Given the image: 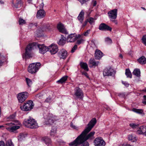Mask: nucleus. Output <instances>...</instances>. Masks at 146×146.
I'll return each mask as SVG.
<instances>
[{
    "mask_svg": "<svg viewBox=\"0 0 146 146\" xmlns=\"http://www.w3.org/2000/svg\"><path fill=\"white\" fill-rule=\"evenodd\" d=\"M96 122V119L93 118L88 125V127L74 141L70 143L69 145L70 146H78L84 141H86L88 139L91 140L94 139L95 131L91 132L87 135H86L91 130Z\"/></svg>",
    "mask_w": 146,
    "mask_h": 146,
    "instance_id": "1",
    "label": "nucleus"
},
{
    "mask_svg": "<svg viewBox=\"0 0 146 146\" xmlns=\"http://www.w3.org/2000/svg\"><path fill=\"white\" fill-rule=\"evenodd\" d=\"M38 48L39 49V52L42 54H44L48 51V47L43 44H38L36 42L29 43L25 48V58H29L32 57L33 55L32 50Z\"/></svg>",
    "mask_w": 146,
    "mask_h": 146,
    "instance_id": "2",
    "label": "nucleus"
},
{
    "mask_svg": "<svg viewBox=\"0 0 146 146\" xmlns=\"http://www.w3.org/2000/svg\"><path fill=\"white\" fill-rule=\"evenodd\" d=\"M8 127H6V129L9 131L11 132H14L15 131L19 129L21 126V123L17 120L13 121L11 122L6 124Z\"/></svg>",
    "mask_w": 146,
    "mask_h": 146,
    "instance_id": "3",
    "label": "nucleus"
},
{
    "mask_svg": "<svg viewBox=\"0 0 146 146\" xmlns=\"http://www.w3.org/2000/svg\"><path fill=\"white\" fill-rule=\"evenodd\" d=\"M23 124L26 127L31 129H35L38 127L36 121L31 117L25 120Z\"/></svg>",
    "mask_w": 146,
    "mask_h": 146,
    "instance_id": "4",
    "label": "nucleus"
},
{
    "mask_svg": "<svg viewBox=\"0 0 146 146\" xmlns=\"http://www.w3.org/2000/svg\"><path fill=\"white\" fill-rule=\"evenodd\" d=\"M41 64L40 63H33L29 65L28 71L30 73L33 74L36 72L40 68Z\"/></svg>",
    "mask_w": 146,
    "mask_h": 146,
    "instance_id": "5",
    "label": "nucleus"
},
{
    "mask_svg": "<svg viewBox=\"0 0 146 146\" xmlns=\"http://www.w3.org/2000/svg\"><path fill=\"white\" fill-rule=\"evenodd\" d=\"M34 106L33 102L31 100L28 101L23 106H20L21 109L23 111H27L33 109Z\"/></svg>",
    "mask_w": 146,
    "mask_h": 146,
    "instance_id": "6",
    "label": "nucleus"
},
{
    "mask_svg": "<svg viewBox=\"0 0 146 146\" xmlns=\"http://www.w3.org/2000/svg\"><path fill=\"white\" fill-rule=\"evenodd\" d=\"M28 96V93L27 92H24L18 94L17 98L19 102L22 103L26 100Z\"/></svg>",
    "mask_w": 146,
    "mask_h": 146,
    "instance_id": "7",
    "label": "nucleus"
},
{
    "mask_svg": "<svg viewBox=\"0 0 146 146\" xmlns=\"http://www.w3.org/2000/svg\"><path fill=\"white\" fill-rule=\"evenodd\" d=\"M74 90V94L76 98L82 100L84 97V93L82 90L79 88L76 87Z\"/></svg>",
    "mask_w": 146,
    "mask_h": 146,
    "instance_id": "8",
    "label": "nucleus"
},
{
    "mask_svg": "<svg viewBox=\"0 0 146 146\" xmlns=\"http://www.w3.org/2000/svg\"><path fill=\"white\" fill-rule=\"evenodd\" d=\"M94 143L95 146H105L106 143L101 137H98L94 140Z\"/></svg>",
    "mask_w": 146,
    "mask_h": 146,
    "instance_id": "9",
    "label": "nucleus"
},
{
    "mask_svg": "<svg viewBox=\"0 0 146 146\" xmlns=\"http://www.w3.org/2000/svg\"><path fill=\"white\" fill-rule=\"evenodd\" d=\"M80 35H79L78 36L75 34H72L68 35L67 38V42H74L75 40H76L78 38L80 37Z\"/></svg>",
    "mask_w": 146,
    "mask_h": 146,
    "instance_id": "10",
    "label": "nucleus"
},
{
    "mask_svg": "<svg viewBox=\"0 0 146 146\" xmlns=\"http://www.w3.org/2000/svg\"><path fill=\"white\" fill-rule=\"evenodd\" d=\"M115 74L114 70L111 68H106L103 71L104 76H111Z\"/></svg>",
    "mask_w": 146,
    "mask_h": 146,
    "instance_id": "11",
    "label": "nucleus"
},
{
    "mask_svg": "<svg viewBox=\"0 0 146 146\" xmlns=\"http://www.w3.org/2000/svg\"><path fill=\"white\" fill-rule=\"evenodd\" d=\"M117 10L115 9L110 11L108 13L109 17L111 19H115L117 17Z\"/></svg>",
    "mask_w": 146,
    "mask_h": 146,
    "instance_id": "12",
    "label": "nucleus"
},
{
    "mask_svg": "<svg viewBox=\"0 0 146 146\" xmlns=\"http://www.w3.org/2000/svg\"><path fill=\"white\" fill-rule=\"evenodd\" d=\"M58 47L56 44H52L48 47V51H50L52 54H56L58 51Z\"/></svg>",
    "mask_w": 146,
    "mask_h": 146,
    "instance_id": "13",
    "label": "nucleus"
},
{
    "mask_svg": "<svg viewBox=\"0 0 146 146\" xmlns=\"http://www.w3.org/2000/svg\"><path fill=\"white\" fill-rule=\"evenodd\" d=\"M55 117L52 114H49L48 116L47 121L46 122L47 124L52 125L56 120Z\"/></svg>",
    "mask_w": 146,
    "mask_h": 146,
    "instance_id": "14",
    "label": "nucleus"
},
{
    "mask_svg": "<svg viewBox=\"0 0 146 146\" xmlns=\"http://www.w3.org/2000/svg\"><path fill=\"white\" fill-rule=\"evenodd\" d=\"M99 29L102 31H111L112 28L111 27L104 23H102L99 25Z\"/></svg>",
    "mask_w": 146,
    "mask_h": 146,
    "instance_id": "15",
    "label": "nucleus"
},
{
    "mask_svg": "<svg viewBox=\"0 0 146 146\" xmlns=\"http://www.w3.org/2000/svg\"><path fill=\"white\" fill-rule=\"evenodd\" d=\"M58 54L60 58L65 59L67 56V52L65 49H62L58 52Z\"/></svg>",
    "mask_w": 146,
    "mask_h": 146,
    "instance_id": "16",
    "label": "nucleus"
},
{
    "mask_svg": "<svg viewBox=\"0 0 146 146\" xmlns=\"http://www.w3.org/2000/svg\"><path fill=\"white\" fill-rule=\"evenodd\" d=\"M137 133L139 134H143L146 136V126H141L138 129Z\"/></svg>",
    "mask_w": 146,
    "mask_h": 146,
    "instance_id": "17",
    "label": "nucleus"
},
{
    "mask_svg": "<svg viewBox=\"0 0 146 146\" xmlns=\"http://www.w3.org/2000/svg\"><path fill=\"white\" fill-rule=\"evenodd\" d=\"M46 15L45 11L42 9H40L38 11L36 15V17L38 19H40L44 18Z\"/></svg>",
    "mask_w": 146,
    "mask_h": 146,
    "instance_id": "18",
    "label": "nucleus"
},
{
    "mask_svg": "<svg viewBox=\"0 0 146 146\" xmlns=\"http://www.w3.org/2000/svg\"><path fill=\"white\" fill-rule=\"evenodd\" d=\"M99 62L96 61L95 59L93 58H91L89 60V66L92 68L93 67H95L98 65Z\"/></svg>",
    "mask_w": 146,
    "mask_h": 146,
    "instance_id": "19",
    "label": "nucleus"
},
{
    "mask_svg": "<svg viewBox=\"0 0 146 146\" xmlns=\"http://www.w3.org/2000/svg\"><path fill=\"white\" fill-rule=\"evenodd\" d=\"M57 28L59 31L61 33L65 34H67L68 33V32L64 27L63 25L61 23L58 24Z\"/></svg>",
    "mask_w": 146,
    "mask_h": 146,
    "instance_id": "20",
    "label": "nucleus"
},
{
    "mask_svg": "<svg viewBox=\"0 0 146 146\" xmlns=\"http://www.w3.org/2000/svg\"><path fill=\"white\" fill-rule=\"evenodd\" d=\"M42 140L47 146H51L52 142L51 139L49 138L45 137L42 138Z\"/></svg>",
    "mask_w": 146,
    "mask_h": 146,
    "instance_id": "21",
    "label": "nucleus"
},
{
    "mask_svg": "<svg viewBox=\"0 0 146 146\" xmlns=\"http://www.w3.org/2000/svg\"><path fill=\"white\" fill-rule=\"evenodd\" d=\"M103 53L99 50H97L95 51V57L96 59H100L103 56Z\"/></svg>",
    "mask_w": 146,
    "mask_h": 146,
    "instance_id": "22",
    "label": "nucleus"
},
{
    "mask_svg": "<svg viewBox=\"0 0 146 146\" xmlns=\"http://www.w3.org/2000/svg\"><path fill=\"white\" fill-rule=\"evenodd\" d=\"M139 63L141 64H146V58L144 56H142L137 59Z\"/></svg>",
    "mask_w": 146,
    "mask_h": 146,
    "instance_id": "23",
    "label": "nucleus"
},
{
    "mask_svg": "<svg viewBox=\"0 0 146 146\" xmlns=\"http://www.w3.org/2000/svg\"><path fill=\"white\" fill-rule=\"evenodd\" d=\"M128 139L132 142H135L137 141V138L135 135L131 134L128 135Z\"/></svg>",
    "mask_w": 146,
    "mask_h": 146,
    "instance_id": "24",
    "label": "nucleus"
},
{
    "mask_svg": "<svg viewBox=\"0 0 146 146\" xmlns=\"http://www.w3.org/2000/svg\"><path fill=\"white\" fill-rule=\"evenodd\" d=\"M84 13L81 11L78 17V19L81 23H82L84 19Z\"/></svg>",
    "mask_w": 146,
    "mask_h": 146,
    "instance_id": "25",
    "label": "nucleus"
},
{
    "mask_svg": "<svg viewBox=\"0 0 146 146\" xmlns=\"http://www.w3.org/2000/svg\"><path fill=\"white\" fill-rule=\"evenodd\" d=\"M132 73L133 75L137 77H140V71L139 69H135Z\"/></svg>",
    "mask_w": 146,
    "mask_h": 146,
    "instance_id": "26",
    "label": "nucleus"
},
{
    "mask_svg": "<svg viewBox=\"0 0 146 146\" xmlns=\"http://www.w3.org/2000/svg\"><path fill=\"white\" fill-rule=\"evenodd\" d=\"M80 65L82 68L84 69L85 70L88 71L89 70L88 66L86 63L81 62L80 63Z\"/></svg>",
    "mask_w": 146,
    "mask_h": 146,
    "instance_id": "27",
    "label": "nucleus"
},
{
    "mask_svg": "<svg viewBox=\"0 0 146 146\" xmlns=\"http://www.w3.org/2000/svg\"><path fill=\"white\" fill-rule=\"evenodd\" d=\"M66 38L64 37H62L60 40L58 44L60 45H64L66 42Z\"/></svg>",
    "mask_w": 146,
    "mask_h": 146,
    "instance_id": "28",
    "label": "nucleus"
},
{
    "mask_svg": "<svg viewBox=\"0 0 146 146\" xmlns=\"http://www.w3.org/2000/svg\"><path fill=\"white\" fill-rule=\"evenodd\" d=\"M68 76H64L61 78L60 80L57 81V82L58 83L62 84L67 79Z\"/></svg>",
    "mask_w": 146,
    "mask_h": 146,
    "instance_id": "29",
    "label": "nucleus"
},
{
    "mask_svg": "<svg viewBox=\"0 0 146 146\" xmlns=\"http://www.w3.org/2000/svg\"><path fill=\"white\" fill-rule=\"evenodd\" d=\"M56 133V128L55 126H53L52 127L51 130L50 135L51 136H54Z\"/></svg>",
    "mask_w": 146,
    "mask_h": 146,
    "instance_id": "30",
    "label": "nucleus"
},
{
    "mask_svg": "<svg viewBox=\"0 0 146 146\" xmlns=\"http://www.w3.org/2000/svg\"><path fill=\"white\" fill-rule=\"evenodd\" d=\"M125 74L127 78H132V74L129 69H126Z\"/></svg>",
    "mask_w": 146,
    "mask_h": 146,
    "instance_id": "31",
    "label": "nucleus"
},
{
    "mask_svg": "<svg viewBox=\"0 0 146 146\" xmlns=\"http://www.w3.org/2000/svg\"><path fill=\"white\" fill-rule=\"evenodd\" d=\"M5 146H14V145L11 140H8L6 142Z\"/></svg>",
    "mask_w": 146,
    "mask_h": 146,
    "instance_id": "32",
    "label": "nucleus"
},
{
    "mask_svg": "<svg viewBox=\"0 0 146 146\" xmlns=\"http://www.w3.org/2000/svg\"><path fill=\"white\" fill-rule=\"evenodd\" d=\"M132 111L136 113L139 114H142L143 112V110L142 109H137L136 108H133Z\"/></svg>",
    "mask_w": 146,
    "mask_h": 146,
    "instance_id": "33",
    "label": "nucleus"
},
{
    "mask_svg": "<svg viewBox=\"0 0 146 146\" xmlns=\"http://www.w3.org/2000/svg\"><path fill=\"white\" fill-rule=\"evenodd\" d=\"M87 19V21H88L90 25H92L94 24L95 19L93 18L90 17Z\"/></svg>",
    "mask_w": 146,
    "mask_h": 146,
    "instance_id": "34",
    "label": "nucleus"
},
{
    "mask_svg": "<svg viewBox=\"0 0 146 146\" xmlns=\"http://www.w3.org/2000/svg\"><path fill=\"white\" fill-rule=\"evenodd\" d=\"M26 81L28 86L29 87H30L32 84V81L31 79L27 78H26Z\"/></svg>",
    "mask_w": 146,
    "mask_h": 146,
    "instance_id": "35",
    "label": "nucleus"
},
{
    "mask_svg": "<svg viewBox=\"0 0 146 146\" xmlns=\"http://www.w3.org/2000/svg\"><path fill=\"white\" fill-rule=\"evenodd\" d=\"M129 125L133 129L136 128L139 126L138 124L133 123H130Z\"/></svg>",
    "mask_w": 146,
    "mask_h": 146,
    "instance_id": "36",
    "label": "nucleus"
},
{
    "mask_svg": "<svg viewBox=\"0 0 146 146\" xmlns=\"http://www.w3.org/2000/svg\"><path fill=\"white\" fill-rule=\"evenodd\" d=\"M25 137V135L23 133H21L18 136V139L19 141H22Z\"/></svg>",
    "mask_w": 146,
    "mask_h": 146,
    "instance_id": "37",
    "label": "nucleus"
},
{
    "mask_svg": "<svg viewBox=\"0 0 146 146\" xmlns=\"http://www.w3.org/2000/svg\"><path fill=\"white\" fill-rule=\"evenodd\" d=\"M141 40L143 43L146 46V35L143 36Z\"/></svg>",
    "mask_w": 146,
    "mask_h": 146,
    "instance_id": "38",
    "label": "nucleus"
},
{
    "mask_svg": "<svg viewBox=\"0 0 146 146\" xmlns=\"http://www.w3.org/2000/svg\"><path fill=\"white\" fill-rule=\"evenodd\" d=\"M105 41L108 44H110L112 42L111 40L109 37L106 38H105Z\"/></svg>",
    "mask_w": 146,
    "mask_h": 146,
    "instance_id": "39",
    "label": "nucleus"
},
{
    "mask_svg": "<svg viewBox=\"0 0 146 146\" xmlns=\"http://www.w3.org/2000/svg\"><path fill=\"white\" fill-rule=\"evenodd\" d=\"M15 115L14 114H13L11 115L9 117V119L12 122L13 121H15V120H14V119L15 118Z\"/></svg>",
    "mask_w": 146,
    "mask_h": 146,
    "instance_id": "40",
    "label": "nucleus"
},
{
    "mask_svg": "<svg viewBox=\"0 0 146 146\" xmlns=\"http://www.w3.org/2000/svg\"><path fill=\"white\" fill-rule=\"evenodd\" d=\"M19 22L20 25L24 24L26 23L25 21L21 18H19Z\"/></svg>",
    "mask_w": 146,
    "mask_h": 146,
    "instance_id": "41",
    "label": "nucleus"
},
{
    "mask_svg": "<svg viewBox=\"0 0 146 146\" xmlns=\"http://www.w3.org/2000/svg\"><path fill=\"white\" fill-rule=\"evenodd\" d=\"M21 1H18L17 3L15 5L14 3H13V6L14 7L17 8L19 7V6L18 5H21Z\"/></svg>",
    "mask_w": 146,
    "mask_h": 146,
    "instance_id": "42",
    "label": "nucleus"
},
{
    "mask_svg": "<svg viewBox=\"0 0 146 146\" xmlns=\"http://www.w3.org/2000/svg\"><path fill=\"white\" fill-rule=\"evenodd\" d=\"M81 146H89V144L88 141H84L82 143Z\"/></svg>",
    "mask_w": 146,
    "mask_h": 146,
    "instance_id": "43",
    "label": "nucleus"
},
{
    "mask_svg": "<svg viewBox=\"0 0 146 146\" xmlns=\"http://www.w3.org/2000/svg\"><path fill=\"white\" fill-rule=\"evenodd\" d=\"M52 101V99L50 97H48L44 101L45 102L49 103H50Z\"/></svg>",
    "mask_w": 146,
    "mask_h": 146,
    "instance_id": "44",
    "label": "nucleus"
},
{
    "mask_svg": "<svg viewBox=\"0 0 146 146\" xmlns=\"http://www.w3.org/2000/svg\"><path fill=\"white\" fill-rule=\"evenodd\" d=\"M77 46L76 45H75L74 47L72 48L71 50V52L72 53H73L74 52L75 50L77 49Z\"/></svg>",
    "mask_w": 146,
    "mask_h": 146,
    "instance_id": "45",
    "label": "nucleus"
},
{
    "mask_svg": "<svg viewBox=\"0 0 146 146\" xmlns=\"http://www.w3.org/2000/svg\"><path fill=\"white\" fill-rule=\"evenodd\" d=\"M70 126L72 128H73L74 129L76 130H78V127L74 125L72 123H71Z\"/></svg>",
    "mask_w": 146,
    "mask_h": 146,
    "instance_id": "46",
    "label": "nucleus"
},
{
    "mask_svg": "<svg viewBox=\"0 0 146 146\" xmlns=\"http://www.w3.org/2000/svg\"><path fill=\"white\" fill-rule=\"evenodd\" d=\"M84 40L83 39L78 40L77 41V44H80L83 42Z\"/></svg>",
    "mask_w": 146,
    "mask_h": 146,
    "instance_id": "47",
    "label": "nucleus"
},
{
    "mask_svg": "<svg viewBox=\"0 0 146 146\" xmlns=\"http://www.w3.org/2000/svg\"><path fill=\"white\" fill-rule=\"evenodd\" d=\"M143 99L142 101V103L146 105V96H143Z\"/></svg>",
    "mask_w": 146,
    "mask_h": 146,
    "instance_id": "48",
    "label": "nucleus"
},
{
    "mask_svg": "<svg viewBox=\"0 0 146 146\" xmlns=\"http://www.w3.org/2000/svg\"><path fill=\"white\" fill-rule=\"evenodd\" d=\"M92 4L93 6H95L97 4L96 1L95 0H92Z\"/></svg>",
    "mask_w": 146,
    "mask_h": 146,
    "instance_id": "49",
    "label": "nucleus"
},
{
    "mask_svg": "<svg viewBox=\"0 0 146 146\" xmlns=\"http://www.w3.org/2000/svg\"><path fill=\"white\" fill-rule=\"evenodd\" d=\"M122 83L123 84H124L126 87H127L129 85V84L127 82H122Z\"/></svg>",
    "mask_w": 146,
    "mask_h": 146,
    "instance_id": "50",
    "label": "nucleus"
},
{
    "mask_svg": "<svg viewBox=\"0 0 146 146\" xmlns=\"http://www.w3.org/2000/svg\"><path fill=\"white\" fill-rule=\"evenodd\" d=\"M90 30H89L87 31L86 32H85L84 34V36H87L89 34V33L90 32Z\"/></svg>",
    "mask_w": 146,
    "mask_h": 146,
    "instance_id": "51",
    "label": "nucleus"
},
{
    "mask_svg": "<svg viewBox=\"0 0 146 146\" xmlns=\"http://www.w3.org/2000/svg\"><path fill=\"white\" fill-rule=\"evenodd\" d=\"M88 22V21H87V19L86 20L84 21V23L82 24V26L83 27H84L86 25Z\"/></svg>",
    "mask_w": 146,
    "mask_h": 146,
    "instance_id": "52",
    "label": "nucleus"
},
{
    "mask_svg": "<svg viewBox=\"0 0 146 146\" xmlns=\"http://www.w3.org/2000/svg\"><path fill=\"white\" fill-rule=\"evenodd\" d=\"M0 146H5L4 141H0Z\"/></svg>",
    "mask_w": 146,
    "mask_h": 146,
    "instance_id": "53",
    "label": "nucleus"
},
{
    "mask_svg": "<svg viewBox=\"0 0 146 146\" xmlns=\"http://www.w3.org/2000/svg\"><path fill=\"white\" fill-rule=\"evenodd\" d=\"M58 141L60 145H62L64 143V142L62 141L59 140Z\"/></svg>",
    "mask_w": 146,
    "mask_h": 146,
    "instance_id": "54",
    "label": "nucleus"
},
{
    "mask_svg": "<svg viewBox=\"0 0 146 146\" xmlns=\"http://www.w3.org/2000/svg\"><path fill=\"white\" fill-rule=\"evenodd\" d=\"M81 3L83 4L86 2V0H78Z\"/></svg>",
    "mask_w": 146,
    "mask_h": 146,
    "instance_id": "55",
    "label": "nucleus"
},
{
    "mask_svg": "<svg viewBox=\"0 0 146 146\" xmlns=\"http://www.w3.org/2000/svg\"><path fill=\"white\" fill-rule=\"evenodd\" d=\"M83 74H84L87 77V78L88 77V74L86 72H84V73H83Z\"/></svg>",
    "mask_w": 146,
    "mask_h": 146,
    "instance_id": "56",
    "label": "nucleus"
},
{
    "mask_svg": "<svg viewBox=\"0 0 146 146\" xmlns=\"http://www.w3.org/2000/svg\"><path fill=\"white\" fill-rule=\"evenodd\" d=\"M111 20L112 21V22H113L114 23L116 24H117V21H115V20H111Z\"/></svg>",
    "mask_w": 146,
    "mask_h": 146,
    "instance_id": "57",
    "label": "nucleus"
},
{
    "mask_svg": "<svg viewBox=\"0 0 146 146\" xmlns=\"http://www.w3.org/2000/svg\"><path fill=\"white\" fill-rule=\"evenodd\" d=\"M119 57L120 58H123V56L122 55V54H120L119 55Z\"/></svg>",
    "mask_w": 146,
    "mask_h": 146,
    "instance_id": "58",
    "label": "nucleus"
},
{
    "mask_svg": "<svg viewBox=\"0 0 146 146\" xmlns=\"http://www.w3.org/2000/svg\"><path fill=\"white\" fill-rule=\"evenodd\" d=\"M4 127H5V126L3 125H0V129H3V128Z\"/></svg>",
    "mask_w": 146,
    "mask_h": 146,
    "instance_id": "59",
    "label": "nucleus"
},
{
    "mask_svg": "<svg viewBox=\"0 0 146 146\" xmlns=\"http://www.w3.org/2000/svg\"><path fill=\"white\" fill-rule=\"evenodd\" d=\"M42 31H46L47 30L46 29V28H43L42 29Z\"/></svg>",
    "mask_w": 146,
    "mask_h": 146,
    "instance_id": "60",
    "label": "nucleus"
},
{
    "mask_svg": "<svg viewBox=\"0 0 146 146\" xmlns=\"http://www.w3.org/2000/svg\"><path fill=\"white\" fill-rule=\"evenodd\" d=\"M3 62L1 61L0 60V66H1L3 64Z\"/></svg>",
    "mask_w": 146,
    "mask_h": 146,
    "instance_id": "61",
    "label": "nucleus"
},
{
    "mask_svg": "<svg viewBox=\"0 0 146 146\" xmlns=\"http://www.w3.org/2000/svg\"><path fill=\"white\" fill-rule=\"evenodd\" d=\"M119 146H126L125 145L123 144H121Z\"/></svg>",
    "mask_w": 146,
    "mask_h": 146,
    "instance_id": "62",
    "label": "nucleus"
},
{
    "mask_svg": "<svg viewBox=\"0 0 146 146\" xmlns=\"http://www.w3.org/2000/svg\"><path fill=\"white\" fill-rule=\"evenodd\" d=\"M0 3L1 4H3L4 3L3 2V1H0Z\"/></svg>",
    "mask_w": 146,
    "mask_h": 146,
    "instance_id": "63",
    "label": "nucleus"
},
{
    "mask_svg": "<svg viewBox=\"0 0 146 146\" xmlns=\"http://www.w3.org/2000/svg\"><path fill=\"white\" fill-rule=\"evenodd\" d=\"M141 8L142 9H143V10H146V9L144 7H141Z\"/></svg>",
    "mask_w": 146,
    "mask_h": 146,
    "instance_id": "64",
    "label": "nucleus"
}]
</instances>
